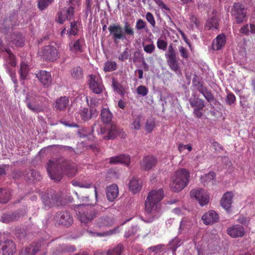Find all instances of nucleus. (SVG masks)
I'll use <instances>...</instances> for the list:
<instances>
[{"label": "nucleus", "instance_id": "f257e3e1", "mask_svg": "<svg viewBox=\"0 0 255 255\" xmlns=\"http://www.w3.org/2000/svg\"><path fill=\"white\" fill-rule=\"evenodd\" d=\"M47 170L52 180L59 182L62 179L64 172L69 177L75 176L77 168L75 163L60 157L49 160L47 163Z\"/></svg>", "mask_w": 255, "mask_h": 255}, {"label": "nucleus", "instance_id": "f03ea898", "mask_svg": "<svg viewBox=\"0 0 255 255\" xmlns=\"http://www.w3.org/2000/svg\"><path fill=\"white\" fill-rule=\"evenodd\" d=\"M163 196L162 189L152 190L149 193L145 202V212L147 218H148L145 222H151L156 216L158 203L163 199Z\"/></svg>", "mask_w": 255, "mask_h": 255}, {"label": "nucleus", "instance_id": "7ed1b4c3", "mask_svg": "<svg viewBox=\"0 0 255 255\" xmlns=\"http://www.w3.org/2000/svg\"><path fill=\"white\" fill-rule=\"evenodd\" d=\"M110 35L114 42L118 44L120 40L126 39V36H133L134 30L128 21H124V26L122 27L119 24H113L108 27Z\"/></svg>", "mask_w": 255, "mask_h": 255}, {"label": "nucleus", "instance_id": "20e7f679", "mask_svg": "<svg viewBox=\"0 0 255 255\" xmlns=\"http://www.w3.org/2000/svg\"><path fill=\"white\" fill-rule=\"evenodd\" d=\"M190 174L184 168H181L176 171L172 177L171 184L172 190L174 192L181 191L188 183Z\"/></svg>", "mask_w": 255, "mask_h": 255}, {"label": "nucleus", "instance_id": "39448f33", "mask_svg": "<svg viewBox=\"0 0 255 255\" xmlns=\"http://www.w3.org/2000/svg\"><path fill=\"white\" fill-rule=\"evenodd\" d=\"M98 134L102 135V138L105 140L114 139L118 135H121L122 137L124 136V132L123 129L113 124L106 128L101 127Z\"/></svg>", "mask_w": 255, "mask_h": 255}, {"label": "nucleus", "instance_id": "423d86ee", "mask_svg": "<svg viewBox=\"0 0 255 255\" xmlns=\"http://www.w3.org/2000/svg\"><path fill=\"white\" fill-rule=\"evenodd\" d=\"M192 85L194 89L201 93L209 103L216 100L213 94L207 87L204 86L201 79L196 74H194L192 80Z\"/></svg>", "mask_w": 255, "mask_h": 255}, {"label": "nucleus", "instance_id": "0eeeda50", "mask_svg": "<svg viewBox=\"0 0 255 255\" xmlns=\"http://www.w3.org/2000/svg\"><path fill=\"white\" fill-rule=\"evenodd\" d=\"M165 56L170 69L177 73H180L177 55L172 44H170L168 46V51L165 54Z\"/></svg>", "mask_w": 255, "mask_h": 255}, {"label": "nucleus", "instance_id": "6e6552de", "mask_svg": "<svg viewBox=\"0 0 255 255\" xmlns=\"http://www.w3.org/2000/svg\"><path fill=\"white\" fill-rule=\"evenodd\" d=\"M191 198H195L200 205L203 206L209 203V196L203 189L197 188L192 190L190 193Z\"/></svg>", "mask_w": 255, "mask_h": 255}, {"label": "nucleus", "instance_id": "1a4fd4ad", "mask_svg": "<svg viewBox=\"0 0 255 255\" xmlns=\"http://www.w3.org/2000/svg\"><path fill=\"white\" fill-rule=\"evenodd\" d=\"M54 220L58 224L66 227L71 226L73 223V217L67 211L57 213L54 217Z\"/></svg>", "mask_w": 255, "mask_h": 255}, {"label": "nucleus", "instance_id": "9d476101", "mask_svg": "<svg viewBox=\"0 0 255 255\" xmlns=\"http://www.w3.org/2000/svg\"><path fill=\"white\" fill-rule=\"evenodd\" d=\"M16 252L15 243L11 240L1 241L0 243V253L2 255H13Z\"/></svg>", "mask_w": 255, "mask_h": 255}, {"label": "nucleus", "instance_id": "9b49d317", "mask_svg": "<svg viewBox=\"0 0 255 255\" xmlns=\"http://www.w3.org/2000/svg\"><path fill=\"white\" fill-rule=\"evenodd\" d=\"M42 199L43 203L48 207L58 206L61 204V196L55 192L51 194L50 196L48 194H44Z\"/></svg>", "mask_w": 255, "mask_h": 255}, {"label": "nucleus", "instance_id": "f8f14e48", "mask_svg": "<svg viewBox=\"0 0 255 255\" xmlns=\"http://www.w3.org/2000/svg\"><path fill=\"white\" fill-rule=\"evenodd\" d=\"M232 12L236 18L237 23H240L243 22L246 17V14L244 5L239 2L235 3L234 5Z\"/></svg>", "mask_w": 255, "mask_h": 255}, {"label": "nucleus", "instance_id": "ddd939ff", "mask_svg": "<svg viewBox=\"0 0 255 255\" xmlns=\"http://www.w3.org/2000/svg\"><path fill=\"white\" fill-rule=\"evenodd\" d=\"M98 214L97 211L95 210H86L84 211L78 212V216L79 219L82 223L87 224L91 222L95 218Z\"/></svg>", "mask_w": 255, "mask_h": 255}, {"label": "nucleus", "instance_id": "4468645a", "mask_svg": "<svg viewBox=\"0 0 255 255\" xmlns=\"http://www.w3.org/2000/svg\"><path fill=\"white\" fill-rule=\"evenodd\" d=\"M21 176H24L25 179L29 182L39 180L41 178L39 173L34 170L26 171L25 174L21 171H17L15 174V177L17 176L21 177Z\"/></svg>", "mask_w": 255, "mask_h": 255}, {"label": "nucleus", "instance_id": "2eb2a0df", "mask_svg": "<svg viewBox=\"0 0 255 255\" xmlns=\"http://www.w3.org/2000/svg\"><path fill=\"white\" fill-rule=\"evenodd\" d=\"M227 232L232 238L242 237L245 234L244 227L240 225H234L229 228Z\"/></svg>", "mask_w": 255, "mask_h": 255}, {"label": "nucleus", "instance_id": "dca6fc26", "mask_svg": "<svg viewBox=\"0 0 255 255\" xmlns=\"http://www.w3.org/2000/svg\"><path fill=\"white\" fill-rule=\"evenodd\" d=\"M202 219L205 225L212 224L217 222L219 220V216L214 211H210L204 214Z\"/></svg>", "mask_w": 255, "mask_h": 255}, {"label": "nucleus", "instance_id": "f3484780", "mask_svg": "<svg viewBox=\"0 0 255 255\" xmlns=\"http://www.w3.org/2000/svg\"><path fill=\"white\" fill-rule=\"evenodd\" d=\"M43 56L49 61L54 60L58 56L57 49L51 45L45 46L43 50Z\"/></svg>", "mask_w": 255, "mask_h": 255}, {"label": "nucleus", "instance_id": "a211bd4d", "mask_svg": "<svg viewBox=\"0 0 255 255\" xmlns=\"http://www.w3.org/2000/svg\"><path fill=\"white\" fill-rule=\"evenodd\" d=\"M157 163L156 158L153 156L144 157L141 163V168L144 170H148L155 166Z\"/></svg>", "mask_w": 255, "mask_h": 255}, {"label": "nucleus", "instance_id": "6ab92c4d", "mask_svg": "<svg viewBox=\"0 0 255 255\" xmlns=\"http://www.w3.org/2000/svg\"><path fill=\"white\" fill-rule=\"evenodd\" d=\"M74 15V8L73 6L65 7L59 15L58 22L63 23L66 19L70 20Z\"/></svg>", "mask_w": 255, "mask_h": 255}, {"label": "nucleus", "instance_id": "aec40b11", "mask_svg": "<svg viewBox=\"0 0 255 255\" xmlns=\"http://www.w3.org/2000/svg\"><path fill=\"white\" fill-rule=\"evenodd\" d=\"M233 197V193L231 192H227L224 194L221 199V205L223 208L228 212L230 211Z\"/></svg>", "mask_w": 255, "mask_h": 255}, {"label": "nucleus", "instance_id": "412c9836", "mask_svg": "<svg viewBox=\"0 0 255 255\" xmlns=\"http://www.w3.org/2000/svg\"><path fill=\"white\" fill-rule=\"evenodd\" d=\"M90 77L89 86L91 90L97 94L101 93L103 88L102 84L96 80V76L95 75H91Z\"/></svg>", "mask_w": 255, "mask_h": 255}, {"label": "nucleus", "instance_id": "4be33fe9", "mask_svg": "<svg viewBox=\"0 0 255 255\" xmlns=\"http://www.w3.org/2000/svg\"><path fill=\"white\" fill-rule=\"evenodd\" d=\"M36 77L44 87H48L51 82V76L49 72L41 71L36 74Z\"/></svg>", "mask_w": 255, "mask_h": 255}, {"label": "nucleus", "instance_id": "5701e85b", "mask_svg": "<svg viewBox=\"0 0 255 255\" xmlns=\"http://www.w3.org/2000/svg\"><path fill=\"white\" fill-rule=\"evenodd\" d=\"M128 187L129 190L134 194L138 192L142 187V182L140 180L132 177L129 183Z\"/></svg>", "mask_w": 255, "mask_h": 255}, {"label": "nucleus", "instance_id": "b1692460", "mask_svg": "<svg viewBox=\"0 0 255 255\" xmlns=\"http://www.w3.org/2000/svg\"><path fill=\"white\" fill-rule=\"evenodd\" d=\"M107 196L110 201H113L119 194V189L116 184H113L107 189Z\"/></svg>", "mask_w": 255, "mask_h": 255}, {"label": "nucleus", "instance_id": "393cba45", "mask_svg": "<svg viewBox=\"0 0 255 255\" xmlns=\"http://www.w3.org/2000/svg\"><path fill=\"white\" fill-rule=\"evenodd\" d=\"M10 40L17 47H22L24 44V37L20 33H13L11 35Z\"/></svg>", "mask_w": 255, "mask_h": 255}, {"label": "nucleus", "instance_id": "a878e982", "mask_svg": "<svg viewBox=\"0 0 255 255\" xmlns=\"http://www.w3.org/2000/svg\"><path fill=\"white\" fill-rule=\"evenodd\" d=\"M225 36L224 34H220L212 42V48L215 50H218L225 44Z\"/></svg>", "mask_w": 255, "mask_h": 255}, {"label": "nucleus", "instance_id": "bb28decb", "mask_svg": "<svg viewBox=\"0 0 255 255\" xmlns=\"http://www.w3.org/2000/svg\"><path fill=\"white\" fill-rule=\"evenodd\" d=\"M39 250V248L38 246L32 244L22 249L20 252V255H34Z\"/></svg>", "mask_w": 255, "mask_h": 255}, {"label": "nucleus", "instance_id": "cd10ccee", "mask_svg": "<svg viewBox=\"0 0 255 255\" xmlns=\"http://www.w3.org/2000/svg\"><path fill=\"white\" fill-rule=\"evenodd\" d=\"M19 217V214L15 212L4 214L0 217V220L4 223H9L17 221Z\"/></svg>", "mask_w": 255, "mask_h": 255}, {"label": "nucleus", "instance_id": "c85d7f7f", "mask_svg": "<svg viewBox=\"0 0 255 255\" xmlns=\"http://www.w3.org/2000/svg\"><path fill=\"white\" fill-rule=\"evenodd\" d=\"M189 101L191 106L194 109H203L205 107L204 100L196 95H194V98L190 99Z\"/></svg>", "mask_w": 255, "mask_h": 255}, {"label": "nucleus", "instance_id": "c756f323", "mask_svg": "<svg viewBox=\"0 0 255 255\" xmlns=\"http://www.w3.org/2000/svg\"><path fill=\"white\" fill-rule=\"evenodd\" d=\"M25 102L28 108L32 111L38 113L41 111V107L34 103V98L30 97L29 95H27Z\"/></svg>", "mask_w": 255, "mask_h": 255}, {"label": "nucleus", "instance_id": "7c9ffc66", "mask_svg": "<svg viewBox=\"0 0 255 255\" xmlns=\"http://www.w3.org/2000/svg\"><path fill=\"white\" fill-rule=\"evenodd\" d=\"M11 191L8 189L0 188V203H7L11 199Z\"/></svg>", "mask_w": 255, "mask_h": 255}, {"label": "nucleus", "instance_id": "2f4dec72", "mask_svg": "<svg viewBox=\"0 0 255 255\" xmlns=\"http://www.w3.org/2000/svg\"><path fill=\"white\" fill-rule=\"evenodd\" d=\"M69 104L68 98L66 97H61L58 99L55 104V108L60 111L64 110Z\"/></svg>", "mask_w": 255, "mask_h": 255}, {"label": "nucleus", "instance_id": "473e14b6", "mask_svg": "<svg viewBox=\"0 0 255 255\" xmlns=\"http://www.w3.org/2000/svg\"><path fill=\"white\" fill-rule=\"evenodd\" d=\"M75 249L73 247H66L63 245H59L53 251V254L55 255H61L66 253L73 252Z\"/></svg>", "mask_w": 255, "mask_h": 255}, {"label": "nucleus", "instance_id": "72a5a7b5", "mask_svg": "<svg viewBox=\"0 0 255 255\" xmlns=\"http://www.w3.org/2000/svg\"><path fill=\"white\" fill-rule=\"evenodd\" d=\"M101 116L102 121L105 124H109L113 118V115L108 108H103Z\"/></svg>", "mask_w": 255, "mask_h": 255}, {"label": "nucleus", "instance_id": "f704fd0d", "mask_svg": "<svg viewBox=\"0 0 255 255\" xmlns=\"http://www.w3.org/2000/svg\"><path fill=\"white\" fill-rule=\"evenodd\" d=\"M114 223L113 219L109 217H102L99 218L97 221V225L99 227H103L104 226H110Z\"/></svg>", "mask_w": 255, "mask_h": 255}, {"label": "nucleus", "instance_id": "c9c22d12", "mask_svg": "<svg viewBox=\"0 0 255 255\" xmlns=\"http://www.w3.org/2000/svg\"><path fill=\"white\" fill-rule=\"evenodd\" d=\"M71 75L75 80L80 79L83 77L84 72L80 66H77L71 70Z\"/></svg>", "mask_w": 255, "mask_h": 255}, {"label": "nucleus", "instance_id": "e433bc0d", "mask_svg": "<svg viewBox=\"0 0 255 255\" xmlns=\"http://www.w3.org/2000/svg\"><path fill=\"white\" fill-rule=\"evenodd\" d=\"M205 28L208 30L212 28L218 29V18L216 16H213L209 19L206 22Z\"/></svg>", "mask_w": 255, "mask_h": 255}, {"label": "nucleus", "instance_id": "4c0bfd02", "mask_svg": "<svg viewBox=\"0 0 255 255\" xmlns=\"http://www.w3.org/2000/svg\"><path fill=\"white\" fill-rule=\"evenodd\" d=\"M123 250V246L119 244L113 249L109 250L107 252V255H122Z\"/></svg>", "mask_w": 255, "mask_h": 255}, {"label": "nucleus", "instance_id": "58836bf2", "mask_svg": "<svg viewBox=\"0 0 255 255\" xmlns=\"http://www.w3.org/2000/svg\"><path fill=\"white\" fill-rule=\"evenodd\" d=\"M13 26V24L8 19H5L3 21V24L1 25L0 29L1 31L6 34L7 31Z\"/></svg>", "mask_w": 255, "mask_h": 255}, {"label": "nucleus", "instance_id": "ea45409f", "mask_svg": "<svg viewBox=\"0 0 255 255\" xmlns=\"http://www.w3.org/2000/svg\"><path fill=\"white\" fill-rule=\"evenodd\" d=\"M67 31V34L70 35H75L77 34L78 29L76 21L70 22V28H69Z\"/></svg>", "mask_w": 255, "mask_h": 255}, {"label": "nucleus", "instance_id": "a19ab883", "mask_svg": "<svg viewBox=\"0 0 255 255\" xmlns=\"http://www.w3.org/2000/svg\"><path fill=\"white\" fill-rule=\"evenodd\" d=\"M5 52L8 54L7 62L11 66L14 67L16 65L15 57L9 49H5Z\"/></svg>", "mask_w": 255, "mask_h": 255}, {"label": "nucleus", "instance_id": "79ce46f5", "mask_svg": "<svg viewBox=\"0 0 255 255\" xmlns=\"http://www.w3.org/2000/svg\"><path fill=\"white\" fill-rule=\"evenodd\" d=\"M80 115L82 119L84 121H87L92 118L91 114L87 108H83L81 110Z\"/></svg>", "mask_w": 255, "mask_h": 255}, {"label": "nucleus", "instance_id": "37998d69", "mask_svg": "<svg viewBox=\"0 0 255 255\" xmlns=\"http://www.w3.org/2000/svg\"><path fill=\"white\" fill-rule=\"evenodd\" d=\"M215 176V173L213 172H210L201 178V182L205 185L206 183L212 181L214 179Z\"/></svg>", "mask_w": 255, "mask_h": 255}, {"label": "nucleus", "instance_id": "c03bdc74", "mask_svg": "<svg viewBox=\"0 0 255 255\" xmlns=\"http://www.w3.org/2000/svg\"><path fill=\"white\" fill-rule=\"evenodd\" d=\"M53 1V0H39L38 7L41 10H43L51 4Z\"/></svg>", "mask_w": 255, "mask_h": 255}, {"label": "nucleus", "instance_id": "a18cd8bd", "mask_svg": "<svg viewBox=\"0 0 255 255\" xmlns=\"http://www.w3.org/2000/svg\"><path fill=\"white\" fill-rule=\"evenodd\" d=\"M16 238L20 242H24L26 241L27 237L26 232L24 230H20L16 231Z\"/></svg>", "mask_w": 255, "mask_h": 255}, {"label": "nucleus", "instance_id": "49530a36", "mask_svg": "<svg viewBox=\"0 0 255 255\" xmlns=\"http://www.w3.org/2000/svg\"><path fill=\"white\" fill-rule=\"evenodd\" d=\"M117 68V64L115 62L107 61L105 63L104 70L105 72L112 71Z\"/></svg>", "mask_w": 255, "mask_h": 255}, {"label": "nucleus", "instance_id": "de8ad7c7", "mask_svg": "<svg viewBox=\"0 0 255 255\" xmlns=\"http://www.w3.org/2000/svg\"><path fill=\"white\" fill-rule=\"evenodd\" d=\"M180 240L179 239L175 238L173 239L169 244V248L171 249L173 252H175L177 247L180 246Z\"/></svg>", "mask_w": 255, "mask_h": 255}, {"label": "nucleus", "instance_id": "09e8293b", "mask_svg": "<svg viewBox=\"0 0 255 255\" xmlns=\"http://www.w3.org/2000/svg\"><path fill=\"white\" fill-rule=\"evenodd\" d=\"M143 118V116L141 115H138L135 119L133 120L132 126V128L136 130H138L140 127V122Z\"/></svg>", "mask_w": 255, "mask_h": 255}, {"label": "nucleus", "instance_id": "8fccbe9b", "mask_svg": "<svg viewBox=\"0 0 255 255\" xmlns=\"http://www.w3.org/2000/svg\"><path fill=\"white\" fill-rule=\"evenodd\" d=\"M20 71L21 78L22 79H24L26 78L28 73V66L25 63L23 62H21Z\"/></svg>", "mask_w": 255, "mask_h": 255}, {"label": "nucleus", "instance_id": "3c124183", "mask_svg": "<svg viewBox=\"0 0 255 255\" xmlns=\"http://www.w3.org/2000/svg\"><path fill=\"white\" fill-rule=\"evenodd\" d=\"M155 127V122L152 119H147L145 123V129L148 132H150L152 131Z\"/></svg>", "mask_w": 255, "mask_h": 255}, {"label": "nucleus", "instance_id": "603ef678", "mask_svg": "<svg viewBox=\"0 0 255 255\" xmlns=\"http://www.w3.org/2000/svg\"><path fill=\"white\" fill-rule=\"evenodd\" d=\"M119 232V227H116L112 230H110L108 231L104 232L102 233H96L98 236H111Z\"/></svg>", "mask_w": 255, "mask_h": 255}, {"label": "nucleus", "instance_id": "864d4df0", "mask_svg": "<svg viewBox=\"0 0 255 255\" xmlns=\"http://www.w3.org/2000/svg\"><path fill=\"white\" fill-rule=\"evenodd\" d=\"M112 86L114 90L118 94H121L123 93L121 84L114 78L112 80Z\"/></svg>", "mask_w": 255, "mask_h": 255}, {"label": "nucleus", "instance_id": "5fc2aeb1", "mask_svg": "<svg viewBox=\"0 0 255 255\" xmlns=\"http://www.w3.org/2000/svg\"><path fill=\"white\" fill-rule=\"evenodd\" d=\"M69 45L71 50L75 52L81 51V46L79 40L74 42H71Z\"/></svg>", "mask_w": 255, "mask_h": 255}, {"label": "nucleus", "instance_id": "6e6d98bb", "mask_svg": "<svg viewBox=\"0 0 255 255\" xmlns=\"http://www.w3.org/2000/svg\"><path fill=\"white\" fill-rule=\"evenodd\" d=\"M123 156L122 158L119 159L120 163L126 164V165H129L130 161V158L128 155L127 154H121L119 155V157Z\"/></svg>", "mask_w": 255, "mask_h": 255}, {"label": "nucleus", "instance_id": "4d7b16f0", "mask_svg": "<svg viewBox=\"0 0 255 255\" xmlns=\"http://www.w3.org/2000/svg\"><path fill=\"white\" fill-rule=\"evenodd\" d=\"M143 54L139 51H136L133 55V62H140L144 59Z\"/></svg>", "mask_w": 255, "mask_h": 255}, {"label": "nucleus", "instance_id": "13d9d810", "mask_svg": "<svg viewBox=\"0 0 255 255\" xmlns=\"http://www.w3.org/2000/svg\"><path fill=\"white\" fill-rule=\"evenodd\" d=\"M145 18L151 26L154 28L155 27V21L153 14L151 12H148L145 15Z\"/></svg>", "mask_w": 255, "mask_h": 255}, {"label": "nucleus", "instance_id": "bf43d9fd", "mask_svg": "<svg viewBox=\"0 0 255 255\" xmlns=\"http://www.w3.org/2000/svg\"><path fill=\"white\" fill-rule=\"evenodd\" d=\"M136 90L138 94L142 96H146L148 93V89L144 86L140 85L137 88Z\"/></svg>", "mask_w": 255, "mask_h": 255}, {"label": "nucleus", "instance_id": "052dcab7", "mask_svg": "<svg viewBox=\"0 0 255 255\" xmlns=\"http://www.w3.org/2000/svg\"><path fill=\"white\" fill-rule=\"evenodd\" d=\"M146 25V22L144 21L141 19H139L136 21L135 27L137 30H140L144 29Z\"/></svg>", "mask_w": 255, "mask_h": 255}, {"label": "nucleus", "instance_id": "680f3d73", "mask_svg": "<svg viewBox=\"0 0 255 255\" xmlns=\"http://www.w3.org/2000/svg\"><path fill=\"white\" fill-rule=\"evenodd\" d=\"M157 46L159 49L165 50L167 48V43L164 40L158 39L157 41Z\"/></svg>", "mask_w": 255, "mask_h": 255}, {"label": "nucleus", "instance_id": "e2e57ef3", "mask_svg": "<svg viewBox=\"0 0 255 255\" xmlns=\"http://www.w3.org/2000/svg\"><path fill=\"white\" fill-rule=\"evenodd\" d=\"M143 46L144 51L147 53H152L155 49V46L153 44Z\"/></svg>", "mask_w": 255, "mask_h": 255}, {"label": "nucleus", "instance_id": "0e129e2a", "mask_svg": "<svg viewBox=\"0 0 255 255\" xmlns=\"http://www.w3.org/2000/svg\"><path fill=\"white\" fill-rule=\"evenodd\" d=\"M179 51L182 57L185 59H187L188 57V51L186 48L183 46H180L179 47Z\"/></svg>", "mask_w": 255, "mask_h": 255}, {"label": "nucleus", "instance_id": "69168bd1", "mask_svg": "<svg viewBox=\"0 0 255 255\" xmlns=\"http://www.w3.org/2000/svg\"><path fill=\"white\" fill-rule=\"evenodd\" d=\"M128 56L129 54L128 52V48H126L125 50L122 53H121V55L119 57V59L121 61H124L128 58Z\"/></svg>", "mask_w": 255, "mask_h": 255}, {"label": "nucleus", "instance_id": "338daca9", "mask_svg": "<svg viewBox=\"0 0 255 255\" xmlns=\"http://www.w3.org/2000/svg\"><path fill=\"white\" fill-rule=\"evenodd\" d=\"M73 184L75 186H79V187H84V188H90L92 186V183H80V182H74V181H73Z\"/></svg>", "mask_w": 255, "mask_h": 255}, {"label": "nucleus", "instance_id": "774afa93", "mask_svg": "<svg viewBox=\"0 0 255 255\" xmlns=\"http://www.w3.org/2000/svg\"><path fill=\"white\" fill-rule=\"evenodd\" d=\"M236 100L235 96L233 94H229L227 96L226 102L229 105L233 104Z\"/></svg>", "mask_w": 255, "mask_h": 255}]
</instances>
